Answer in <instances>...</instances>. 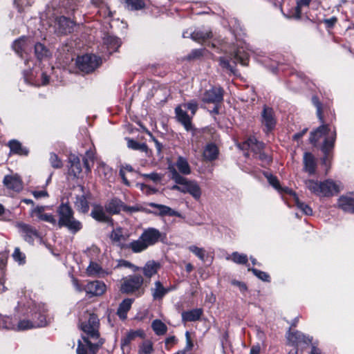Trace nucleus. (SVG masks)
<instances>
[{
  "instance_id": "obj_1",
  "label": "nucleus",
  "mask_w": 354,
  "mask_h": 354,
  "mask_svg": "<svg viewBox=\"0 0 354 354\" xmlns=\"http://www.w3.org/2000/svg\"><path fill=\"white\" fill-rule=\"evenodd\" d=\"M100 320L95 314H89L88 318L80 324L82 331L87 337L77 342V354H96L102 346L104 340L100 338Z\"/></svg>"
},
{
  "instance_id": "obj_2",
  "label": "nucleus",
  "mask_w": 354,
  "mask_h": 354,
  "mask_svg": "<svg viewBox=\"0 0 354 354\" xmlns=\"http://www.w3.org/2000/svg\"><path fill=\"white\" fill-rule=\"evenodd\" d=\"M336 139V131L332 130L328 125L322 124L316 130L311 132L310 141L314 145H317L318 142L323 140L322 150L324 153H327L334 146Z\"/></svg>"
},
{
  "instance_id": "obj_3",
  "label": "nucleus",
  "mask_w": 354,
  "mask_h": 354,
  "mask_svg": "<svg viewBox=\"0 0 354 354\" xmlns=\"http://www.w3.org/2000/svg\"><path fill=\"white\" fill-rule=\"evenodd\" d=\"M57 212L59 216L57 223L60 227H65L73 233H76L82 229L81 222L75 218L73 211L69 205L62 203L58 207Z\"/></svg>"
},
{
  "instance_id": "obj_4",
  "label": "nucleus",
  "mask_w": 354,
  "mask_h": 354,
  "mask_svg": "<svg viewBox=\"0 0 354 354\" xmlns=\"http://www.w3.org/2000/svg\"><path fill=\"white\" fill-rule=\"evenodd\" d=\"M304 183L308 190L321 197L331 196L339 192L337 185L331 180L319 182L309 179L305 180Z\"/></svg>"
},
{
  "instance_id": "obj_5",
  "label": "nucleus",
  "mask_w": 354,
  "mask_h": 354,
  "mask_svg": "<svg viewBox=\"0 0 354 354\" xmlns=\"http://www.w3.org/2000/svg\"><path fill=\"white\" fill-rule=\"evenodd\" d=\"M171 179L176 183L181 185L182 193L189 194L194 199L198 200L201 196V189L198 184L194 180H189L178 173L174 166H169Z\"/></svg>"
},
{
  "instance_id": "obj_6",
  "label": "nucleus",
  "mask_w": 354,
  "mask_h": 354,
  "mask_svg": "<svg viewBox=\"0 0 354 354\" xmlns=\"http://www.w3.org/2000/svg\"><path fill=\"white\" fill-rule=\"evenodd\" d=\"M102 63L100 57L91 54L78 57L76 61L78 68L86 73L93 72Z\"/></svg>"
},
{
  "instance_id": "obj_7",
  "label": "nucleus",
  "mask_w": 354,
  "mask_h": 354,
  "mask_svg": "<svg viewBox=\"0 0 354 354\" xmlns=\"http://www.w3.org/2000/svg\"><path fill=\"white\" fill-rule=\"evenodd\" d=\"M286 338L290 345L298 347L308 345L312 343L313 337L306 335L299 330H291L290 328L286 334Z\"/></svg>"
},
{
  "instance_id": "obj_8",
  "label": "nucleus",
  "mask_w": 354,
  "mask_h": 354,
  "mask_svg": "<svg viewBox=\"0 0 354 354\" xmlns=\"http://www.w3.org/2000/svg\"><path fill=\"white\" fill-rule=\"evenodd\" d=\"M46 208L47 206L33 207L30 212V217L37 221L49 223L53 225H57V220L55 216L51 214L45 213Z\"/></svg>"
},
{
  "instance_id": "obj_9",
  "label": "nucleus",
  "mask_w": 354,
  "mask_h": 354,
  "mask_svg": "<svg viewBox=\"0 0 354 354\" xmlns=\"http://www.w3.org/2000/svg\"><path fill=\"white\" fill-rule=\"evenodd\" d=\"M143 278L140 275H132L127 278L121 286V291L125 293L133 292L140 288L143 283Z\"/></svg>"
},
{
  "instance_id": "obj_10",
  "label": "nucleus",
  "mask_w": 354,
  "mask_h": 354,
  "mask_svg": "<svg viewBox=\"0 0 354 354\" xmlns=\"http://www.w3.org/2000/svg\"><path fill=\"white\" fill-rule=\"evenodd\" d=\"M15 227L21 234L26 241L32 243L35 238L38 237L37 230L29 224L23 222H17Z\"/></svg>"
},
{
  "instance_id": "obj_11",
  "label": "nucleus",
  "mask_w": 354,
  "mask_h": 354,
  "mask_svg": "<svg viewBox=\"0 0 354 354\" xmlns=\"http://www.w3.org/2000/svg\"><path fill=\"white\" fill-rule=\"evenodd\" d=\"M201 100L206 103H220L223 100V91L221 87H212L205 91Z\"/></svg>"
},
{
  "instance_id": "obj_12",
  "label": "nucleus",
  "mask_w": 354,
  "mask_h": 354,
  "mask_svg": "<svg viewBox=\"0 0 354 354\" xmlns=\"http://www.w3.org/2000/svg\"><path fill=\"white\" fill-rule=\"evenodd\" d=\"M86 294L91 296H100L102 295L106 290V284L101 281H93L88 282L84 288Z\"/></svg>"
},
{
  "instance_id": "obj_13",
  "label": "nucleus",
  "mask_w": 354,
  "mask_h": 354,
  "mask_svg": "<svg viewBox=\"0 0 354 354\" xmlns=\"http://www.w3.org/2000/svg\"><path fill=\"white\" fill-rule=\"evenodd\" d=\"M3 183L4 186L10 190L19 192L23 189V182L17 174L7 175L4 177Z\"/></svg>"
},
{
  "instance_id": "obj_14",
  "label": "nucleus",
  "mask_w": 354,
  "mask_h": 354,
  "mask_svg": "<svg viewBox=\"0 0 354 354\" xmlns=\"http://www.w3.org/2000/svg\"><path fill=\"white\" fill-rule=\"evenodd\" d=\"M246 48L245 46L239 47L233 54L231 55L230 59L233 60L235 64L239 62L243 66L248 65L250 52L246 50Z\"/></svg>"
},
{
  "instance_id": "obj_15",
  "label": "nucleus",
  "mask_w": 354,
  "mask_h": 354,
  "mask_svg": "<svg viewBox=\"0 0 354 354\" xmlns=\"http://www.w3.org/2000/svg\"><path fill=\"white\" fill-rule=\"evenodd\" d=\"M81 192L80 194L77 195L76 200L75 201V206L77 209L82 213H87L89 209L88 202L87 200L88 194L84 190L83 186H80Z\"/></svg>"
},
{
  "instance_id": "obj_16",
  "label": "nucleus",
  "mask_w": 354,
  "mask_h": 354,
  "mask_svg": "<svg viewBox=\"0 0 354 354\" xmlns=\"http://www.w3.org/2000/svg\"><path fill=\"white\" fill-rule=\"evenodd\" d=\"M160 236V232L155 228H148L140 235V237L142 239L147 247L153 245L158 242Z\"/></svg>"
},
{
  "instance_id": "obj_17",
  "label": "nucleus",
  "mask_w": 354,
  "mask_h": 354,
  "mask_svg": "<svg viewBox=\"0 0 354 354\" xmlns=\"http://www.w3.org/2000/svg\"><path fill=\"white\" fill-rule=\"evenodd\" d=\"M42 319L39 321H28V320H21L18 322L17 325H15V330H24L30 329L36 327H44L47 325V321L44 315H42Z\"/></svg>"
},
{
  "instance_id": "obj_18",
  "label": "nucleus",
  "mask_w": 354,
  "mask_h": 354,
  "mask_svg": "<svg viewBox=\"0 0 354 354\" xmlns=\"http://www.w3.org/2000/svg\"><path fill=\"white\" fill-rule=\"evenodd\" d=\"M338 205L345 212H354V193L351 192L339 197Z\"/></svg>"
},
{
  "instance_id": "obj_19",
  "label": "nucleus",
  "mask_w": 354,
  "mask_h": 354,
  "mask_svg": "<svg viewBox=\"0 0 354 354\" xmlns=\"http://www.w3.org/2000/svg\"><path fill=\"white\" fill-rule=\"evenodd\" d=\"M262 123L267 128L268 131L272 130L276 124L274 117V112L271 108L264 107L262 112Z\"/></svg>"
},
{
  "instance_id": "obj_20",
  "label": "nucleus",
  "mask_w": 354,
  "mask_h": 354,
  "mask_svg": "<svg viewBox=\"0 0 354 354\" xmlns=\"http://www.w3.org/2000/svg\"><path fill=\"white\" fill-rule=\"evenodd\" d=\"M219 150L218 147L214 143L207 144L203 149V157L206 161H213L218 158Z\"/></svg>"
},
{
  "instance_id": "obj_21",
  "label": "nucleus",
  "mask_w": 354,
  "mask_h": 354,
  "mask_svg": "<svg viewBox=\"0 0 354 354\" xmlns=\"http://www.w3.org/2000/svg\"><path fill=\"white\" fill-rule=\"evenodd\" d=\"M86 274L89 277H104L111 274V272L102 269L99 264L91 261L86 268Z\"/></svg>"
},
{
  "instance_id": "obj_22",
  "label": "nucleus",
  "mask_w": 354,
  "mask_h": 354,
  "mask_svg": "<svg viewBox=\"0 0 354 354\" xmlns=\"http://www.w3.org/2000/svg\"><path fill=\"white\" fill-rule=\"evenodd\" d=\"M183 106L180 105L175 109L176 118L185 127L187 131L192 129L191 118L187 115L185 109H183Z\"/></svg>"
},
{
  "instance_id": "obj_23",
  "label": "nucleus",
  "mask_w": 354,
  "mask_h": 354,
  "mask_svg": "<svg viewBox=\"0 0 354 354\" xmlns=\"http://www.w3.org/2000/svg\"><path fill=\"white\" fill-rule=\"evenodd\" d=\"M106 209L100 205H95L91 212V216L96 221L100 222L108 223L111 221V218L106 214Z\"/></svg>"
},
{
  "instance_id": "obj_24",
  "label": "nucleus",
  "mask_w": 354,
  "mask_h": 354,
  "mask_svg": "<svg viewBox=\"0 0 354 354\" xmlns=\"http://www.w3.org/2000/svg\"><path fill=\"white\" fill-rule=\"evenodd\" d=\"M304 169L309 175H313L316 171V162L314 156L310 153L306 152L304 154L303 158Z\"/></svg>"
},
{
  "instance_id": "obj_25",
  "label": "nucleus",
  "mask_w": 354,
  "mask_h": 354,
  "mask_svg": "<svg viewBox=\"0 0 354 354\" xmlns=\"http://www.w3.org/2000/svg\"><path fill=\"white\" fill-rule=\"evenodd\" d=\"M171 290V288H165L160 281H157L151 291L153 300H161Z\"/></svg>"
},
{
  "instance_id": "obj_26",
  "label": "nucleus",
  "mask_w": 354,
  "mask_h": 354,
  "mask_svg": "<svg viewBox=\"0 0 354 354\" xmlns=\"http://www.w3.org/2000/svg\"><path fill=\"white\" fill-rule=\"evenodd\" d=\"M264 145L263 142L257 141L254 137H250L245 142L243 143L242 149H248L253 151L257 156L259 152L263 150Z\"/></svg>"
},
{
  "instance_id": "obj_27",
  "label": "nucleus",
  "mask_w": 354,
  "mask_h": 354,
  "mask_svg": "<svg viewBox=\"0 0 354 354\" xmlns=\"http://www.w3.org/2000/svg\"><path fill=\"white\" fill-rule=\"evenodd\" d=\"M69 174L74 177H78L82 171L80 158L75 155H71L69 157Z\"/></svg>"
},
{
  "instance_id": "obj_28",
  "label": "nucleus",
  "mask_w": 354,
  "mask_h": 354,
  "mask_svg": "<svg viewBox=\"0 0 354 354\" xmlns=\"http://www.w3.org/2000/svg\"><path fill=\"white\" fill-rule=\"evenodd\" d=\"M149 205L151 207L158 209V213H157V214L160 216H170L180 217V214L178 212L171 209V207L167 205L157 204L154 203H151L149 204Z\"/></svg>"
},
{
  "instance_id": "obj_29",
  "label": "nucleus",
  "mask_w": 354,
  "mask_h": 354,
  "mask_svg": "<svg viewBox=\"0 0 354 354\" xmlns=\"http://www.w3.org/2000/svg\"><path fill=\"white\" fill-rule=\"evenodd\" d=\"M174 166L176 170L179 174L189 175L191 174V167L187 160V158L183 156H178Z\"/></svg>"
},
{
  "instance_id": "obj_30",
  "label": "nucleus",
  "mask_w": 354,
  "mask_h": 354,
  "mask_svg": "<svg viewBox=\"0 0 354 354\" xmlns=\"http://www.w3.org/2000/svg\"><path fill=\"white\" fill-rule=\"evenodd\" d=\"M30 45V40L26 37H22L14 41L12 48L19 55L22 56L23 53L26 52Z\"/></svg>"
},
{
  "instance_id": "obj_31",
  "label": "nucleus",
  "mask_w": 354,
  "mask_h": 354,
  "mask_svg": "<svg viewBox=\"0 0 354 354\" xmlns=\"http://www.w3.org/2000/svg\"><path fill=\"white\" fill-rule=\"evenodd\" d=\"M183 35V37H188L189 35H190L193 40L202 42L212 37V32L209 30L203 31L201 30H196L192 33L185 32Z\"/></svg>"
},
{
  "instance_id": "obj_32",
  "label": "nucleus",
  "mask_w": 354,
  "mask_h": 354,
  "mask_svg": "<svg viewBox=\"0 0 354 354\" xmlns=\"http://www.w3.org/2000/svg\"><path fill=\"white\" fill-rule=\"evenodd\" d=\"M137 337L143 338L145 337V333L142 330H131L127 333V335L121 340V348L122 350L124 349L125 346L129 345L131 342L134 340Z\"/></svg>"
},
{
  "instance_id": "obj_33",
  "label": "nucleus",
  "mask_w": 354,
  "mask_h": 354,
  "mask_svg": "<svg viewBox=\"0 0 354 354\" xmlns=\"http://www.w3.org/2000/svg\"><path fill=\"white\" fill-rule=\"evenodd\" d=\"M57 24L59 32L64 34L71 32L74 26V23L73 21L63 16L59 17L57 19Z\"/></svg>"
},
{
  "instance_id": "obj_34",
  "label": "nucleus",
  "mask_w": 354,
  "mask_h": 354,
  "mask_svg": "<svg viewBox=\"0 0 354 354\" xmlns=\"http://www.w3.org/2000/svg\"><path fill=\"white\" fill-rule=\"evenodd\" d=\"M122 207V202L118 198L109 201L105 205L106 212L110 214H118Z\"/></svg>"
},
{
  "instance_id": "obj_35",
  "label": "nucleus",
  "mask_w": 354,
  "mask_h": 354,
  "mask_svg": "<svg viewBox=\"0 0 354 354\" xmlns=\"http://www.w3.org/2000/svg\"><path fill=\"white\" fill-rule=\"evenodd\" d=\"M159 268L160 264L158 263H156L154 261H149L146 263L142 270L146 277L151 278L157 273Z\"/></svg>"
},
{
  "instance_id": "obj_36",
  "label": "nucleus",
  "mask_w": 354,
  "mask_h": 354,
  "mask_svg": "<svg viewBox=\"0 0 354 354\" xmlns=\"http://www.w3.org/2000/svg\"><path fill=\"white\" fill-rule=\"evenodd\" d=\"M289 194L292 197L293 201L298 209H299L306 215L313 214L312 209L306 203L299 201L297 194L292 190H289Z\"/></svg>"
},
{
  "instance_id": "obj_37",
  "label": "nucleus",
  "mask_w": 354,
  "mask_h": 354,
  "mask_svg": "<svg viewBox=\"0 0 354 354\" xmlns=\"http://www.w3.org/2000/svg\"><path fill=\"white\" fill-rule=\"evenodd\" d=\"M35 53L37 58L39 61L47 60L51 55L50 52L46 48L44 44L41 43H37L35 44Z\"/></svg>"
},
{
  "instance_id": "obj_38",
  "label": "nucleus",
  "mask_w": 354,
  "mask_h": 354,
  "mask_svg": "<svg viewBox=\"0 0 354 354\" xmlns=\"http://www.w3.org/2000/svg\"><path fill=\"white\" fill-rule=\"evenodd\" d=\"M104 44L106 46L109 53L115 51L120 46V39L112 35H106L103 38Z\"/></svg>"
},
{
  "instance_id": "obj_39",
  "label": "nucleus",
  "mask_w": 354,
  "mask_h": 354,
  "mask_svg": "<svg viewBox=\"0 0 354 354\" xmlns=\"http://www.w3.org/2000/svg\"><path fill=\"white\" fill-rule=\"evenodd\" d=\"M203 313L200 308L193 309L182 313V319L184 322H195L198 320Z\"/></svg>"
},
{
  "instance_id": "obj_40",
  "label": "nucleus",
  "mask_w": 354,
  "mask_h": 354,
  "mask_svg": "<svg viewBox=\"0 0 354 354\" xmlns=\"http://www.w3.org/2000/svg\"><path fill=\"white\" fill-rule=\"evenodd\" d=\"M132 303L133 299H126L121 302L117 313L120 318L125 319L127 317V313L130 310Z\"/></svg>"
},
{
  "instance_id": "obj_41",
  "label": "nucleus",
  "mask_w": 354,
  "mask_h": 354,
  "mask_svg": "<svg viewBox=\"0 0 354 354\" xmlns=\"http://www.w3.org/2000/svg\"><path fill=\"white\" fill-rule=\"evenodd\" d=\"M41 81L39 80H32L30 77H28L26 75H24V80L26 83L32 85H35L37 86H44L48 84L49 82V77L44 73H40Z\"/></svg>"
},
{
  "instance_id": "obj_42",
  "label": "nucleus",
  "mask_w": 354,
  "mask_h": 354,
  "mask_svg": "<svg viewBox=\"0 0 354 354\" xmlns=\"http://www.w3.org/2000/svg\"><path fill=\"white\" fill-rule=\"evenodd\" d=\"M8 147L10 149V151L17 154L19 155H27L28 154V150L26 149H24L21 147V143L16 140H12L8 142Z\"/></svg>"
},
{
  "instance_id": "obj_43",
  "label": "nucleus",
  "mask_w": 354,
  "mask_h": 354,
  "mask_svg": "<svg viewBox=\"0 0 354 354\" xmlns=\"http://www.w3.org/2000/svg\"><path fill=\"white\" fill-rule=\"evenodd\" d=\"M128 248H130L133 252L138 253L145 250L148 247L142 239L140 236L138 240L131 242Z\"/></svg>"
},
{
  "instance_id": "obj_44",
  "label": "nucleus",
  "mask_w": 354,
  "mask_h": 354,
  "mask_svg": "<svg viewBox=\"0 0 354 354\" xmlns=\"http://www.w3.org/2000/svg\"><path fill=\"white\" fill-rule=\"evenodd\" d=\"M110 238L111 241L117 245H122L123 241L126 240L123 235L122 230L121 228L114 229L111 234Z\"/></svg>"
},
{
  "instance_id": "obj_45",
  "label": "nucleus",
  "mask_w": 354,
  "mask_h": 354,
  "mask_svg": "<svg viewBox=\"0 0 354 354\" xmlns=\"http://www.w3.org/2000/svg\"><path fill=\"white\" fill-rule=\"evenodd\" d=\"M151 328L157 335H162L167 330V326L159 319H155L152 322Z\"/></svg>"
},
{
  "instance_id": "obj_46",
  "label": "nucleus",
  "mask_w": 354,
  "mask_h": 354,
  "mask_svg": "<svg viewBox=\"0 0 354 354\" xmlns=\"http://www.w3.org/2000/svg\"><path fill=\"white\" fill-rule=\"evenodd\" d=\"M97 171L100 176H103L106 179L111 178L113 174L111 168L104 162L99 163Z\"/></svg>"
},
{
  "instance_id": "obj_47",
  "label": "nucleus",
  "mask_w": 354,
  "mask_h": 354,
  "mask_svg": "<svg viewBox=\"0 0 354 354\" xmlns=\"http://www.w3.org/2000/svg\"><path fill=\"white\" fill-rule=\"evenodd\" d=\"M190 252L193 253L200 260L204 261L206 257V250L203 248H199L196 245H191L188 247Z\"/></svg>"
},
{
  "instance_id": "obj_48",
  "label": "nucleus",
  "mask_w": 354,
  "mask_h": 354,
  "mask_svg": "<svg viewBox=\"0 0 354 354\" xmlns=\"http://www.w3.org/2000/svg\"><path fill=\"white\" fill-rule=\"evenodd\" d=\"M153 343L150 340L144 341L138 347V354H152Z\"/></svg>"
},
{
  "instance_id": "obj_49",
  "label": "nucleus",
  "mask_w": 354,
  "mask_h": 354,
  "mask_svg": "<svg viewBox=\"0 0 354 354\" xmlns=\"http://www.w3.org/2000/svg\"><path fill=\"white\" fill-rule=\"evenodd\" d=\"M266 176L268 179V181L269 182V183L274 188L276 189L277 190H278L279 192H286V193H288L289 194V189L288 188H285V189H282L280 186V184H279V180H277V178L271 175V174H266Z\"/></svg>"
},
{
  "instance_id": "obj_50",
  "label": "nucleus",
  "mask_w": 354,
  "mask_h": 354,
  "mask_svg": "<svg viewBox=\"0 0 354 354\" xmlns=\"http://www.w3.org/2000/svg\"><path fill=\"white\" fill-rule=\"evenodd\" d=\"M227 259H232L233 262L237 264H245L248 262L247 255L237 252H233L231 257H227Z\"/></svg>"
},
{
  "instance_id": "obj_51",
  "label": "nucleus",
  "mask_w": 354,
  "mask_h": 354,
  "mask_svg": "<svg viewBox=\"0 0 354 354\" xmlns=\"http://www.w3.org/2000/svg\"><path fill=\"white\" fill-rule=\"evenodd\" d=\"M311 0H297V6L295 8L293 17L299 19L301 15V9L304 7H308Z\"/></svg>"
},
{
  "instance_id": "obj_52",
  "label": "nucleus",
  "mask_w": 354,
  "mask_h": 354,
  "mask_svg": "<svg viewBox=\"0 0 354 354\" xmlns=\"http://www.w3.org/2000/svg\"><path fill=\"white\" fill-rule=\"evenodd\" d=\"M126 7L129 10H139L144 7L142 0H124Z\"/></svg>"
},
{
  "instance_id": "obj_53",
  "label": "nucleus",
  "mask_w": 354,
  "mask_h": 354,
  "mask_svg": "<svg viewBox=\"0 0 354 354\" xmlns=\"http://www.w3.org/2000/svg\"><path fill=\"white\" fill-rule=\"evenodd\" d=\"M46 310H47V309L44 305H42V306L39 305L37 307V309L32 314L33 321H39V320L42 319V318H43L42 315H44L47 321V323H48V319L46 318Z\"/></svg>"
},
{
  "instance_id": "obj_54",
  "label": "nucleus",
  "mask_w": 354,
  "mask_h": 354,
  "mask_svg": "<svg viewBox=\"0 0 354 354\" xmlns=\"http://www.w3.org/2000/svg\"><path fill=\"white\" fill-rule=\"evenodd\" d=\"M127 145L129 148H131L133 150H139L141 151H147V146L145 143H140L133 140H129L127 142Z\"/></svg>"
},
{
  "instance_id": "obj_55",
  "label": "nucleus",
  "mask_w": 354,
  "mask_h": 354,
  "mask_svg": "<svg viewBox=\"0 0 354 354\" xmlns=\"http://www.w3.org/2000/svg\"><path fill=\"white\" fill-rule=\"evenodd\" d=\"M98 1H100V4L98 5L100 7L98 11L99 14L104 17H112L113 13L110 10L109 7L106 3H104L102 0Z\"/></svg>"
},
{
  "instance_id": "obj_56",
  "label": "nucleus",
  "mask_w": 354,
  "mask_h": 354,
  "mask_svg": "<svg viewBox=\"0 0 354 354\" xmlns=\"http://www.w3.org/2000/svg\"><path fill=\"white\" fill-rule=\"evenodd\" d=\"M0 328L14 330V329H15V324L12 323L11 319L10 317H3L1 315Z\"/></svg>"
},
{
  "instance_id": "obj_57",
  "label": "nucleus",
  "mask_w": 354,
  "mask_h": 354,
  "mask_svg": "<svg viewBox=\"0 0 354 354\" xmlns=\"http://www.w3.org/2000/svg\"><path fill=\"white\" fill-rule=\"evenodd\" d=\"M218 61H219V64L222 68L228 70L232 73H235L234 66L230 64L229 59H227L226 57H221L219 58Z\"/></svg>"
},
{
  "instance_id": "obj_58",
  "label": "nucleus",
  "mask_w": 354,
  "mask_h": 354,
  "mask_svg": "<svg viewBox=\"0 0 354 354\" xmlns=\"http://www.w3.org/2000/svg\"><path fill=\"white\" fill-rule=\"evenodd\" d=\"M12 257L14 260L18 262L19 264H24L26 261V257L24 253H22L19 248H16L12 254Z\"/></svg>"
},
{
  "instance_id": "obj_59",
  "label": "nucleus",
  "mask_w": 354,
  "mask_h": 354,
  "mask_svg": "<svg viewBox=\"0 0 354 354\" xmlns=\"http://www.w3.org/2000/svg\"><path fill=\"white\" fill-rule=\"evenodd\" d=\"M49 160L50 165L54 168H60L62 167V162L58 158V156L55 153H50Z\"/></svg>"
},
{
  "instance_id": "obj_60",
  "label": "nucleus",
  "mask_w": 354,
  "mask_h": 354,
  "mask_svg": "<svg viewBox=\"0 0 354 354\" xmlns=\"http://www.w3.org/2000/svg\"><path fill=\"white\" fill-rule=\"evenodd\" d=\"M181 105L183 106L184 109L190 110L192 115H194L198 109V104L195 100H192L187 103H185Z\"/></svg>"
},
{
  "instance_id": "obj_61",
  "label": "nucleus",
  "mask_w": 354,
  "mask_h": 354,
  "mask_svg": "<svg viewBox=\"0 0 354 354\" xmlns=\"http://www.w3.org/2000/svg\"><path fill=\"white\" fill-rule=\"evenodd\" d=\"M249 270H251L255 276H257L259 279H261L262 281H269L270 277L266 272L259 270L255 268L249 269Z\"/></svg>"
},
{
  "instance_id": "obj_62",
  "label": "nucleus",
  "mask_w": 354,
  "mask_h": 354,
  "mask_svg": "<svg viewBox=\"0 0 354 354\" xmlns=\"http://www.w3.org/2000/svg\"><path fill=\"white\" fill-rule=\"evenodd\" d=\"M312 102H313V104L317 108V115L319 119L322 122H323L322 113V104L320 103V102L319 101V99L316 96L313 97Z\"/></svg>"
},
{
  "instance_id": "obj_63",
  "label": "nucleus",
  "mask_w": 354,
  "mask_h": 354,
  "mask_svg": "<svg viewBox=\"0 0 354 354\" xmlns=\"http://www.w3.org/2000/svg\"><path fill=\"white\" fill-rule=\"evenodd\" d=\"M93 158H94L93 152L91 151H86V157H84L83 158V161H84V165L85 166L86 170L88 172L91 171V168L88 165V160H93Z\"/></svg>"
},
{
  "instance_id": "obj_64",
  "label": "nucleus",
  "mask_w": 354,
  "mask_h": 354,
  "mask_svg": "<svg viewBox=\"0 0 354 354\" xmlns=\"http://www.w3.org/2000/svg\"><path fill=\"white\" fill-rule=\"evenodd\" d=\"M143 177L151 180L153 182L160 181L162 178L161 175L158 173L152 172L150 174H145L142 175Z\"/></svg>"
}]
</instances>
